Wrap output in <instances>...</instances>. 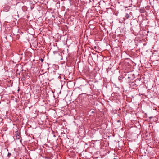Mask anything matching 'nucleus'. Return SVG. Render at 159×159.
I'll return each mask as SVG.
<instances>
[{"label": "nucleus", "instance_id": "f257e3e1", "mask_svg": "<svg viewBox=\"0 0 159 159\" xmlns=\"http://www.w3.org/2000/svg\"><path fill=\"white\" fill-rule=\"evenodd\" d=\"M16 133L15 134V135L14 136V138L15 139L18 140H20V138H21L20 135L19 134H18V133L17 132H16Z\"/></svg>", "mask_w": 159, "mask_h": 159}, {"label": "nucleus", "instance_id": "39448f33", "mask_svg": "<svg viewBox=\"0 0 159 159\" xmlns=\"http://www.w3.org/2000/svg\"><path fill=\"white\" fill-rule=\"evenodd\" d=\"M120 122V120H119L117 121V122Z\"/></svg>", "mask_w": 159, "mask_h": 159}, {"label": "nucleus", "instance_id": "20e7f679", "mask_svg": "<svg viewBox=\"0 0 159 159\" xmlns=\"http://www.w3.org/2000/svg\"><path fill=\"white\" fill-rule=\"evenodd\" d=\"M11 153H8V156L9 157H10V156H11Z\"/></svg>", "mask_w": 159, "mask_h": 159}, {"label": "nucleus", "instance_id": "423d86ee", "mask_svg": "<svg viewBox=\"0 0 159 159\" xmlns=\"http://www.w3.org/2000/svg\"><path fill=\"white\" fill-rule=\"evenodd\" d=\"M116 159V158H114V159Z\"/></svg>", "mask_w": 159, "mask_h": 159}, {"label": "nucleus", "instance_id": "f03ea898", "mask_svg": "<svg viewBox=\"0 0 159 159\" xmlns=\"http://www.w3.org/2000/svg\"><path fill=\"white\" fill-rule=\"evenodd\" d=\"M130 16L129 14H127L125 16V18H124V19H128Z\"/></svg>", "mask_w": 159, "mask_h": 159}, {"label": "nucleus", "instance_id": "7ed1b4c3", "mask_svg": "<svg viewBox=\"0 0 159 159\" xmlns=\"http://www.w3.org/2000/svg\"><path fill=\"white\" fill-rule=\"evenodd\" d=\"M40 60L41 62H43V58H41Z\"/></svg>", "mask_w": 159, "mask_h": 159}]
</instances>
